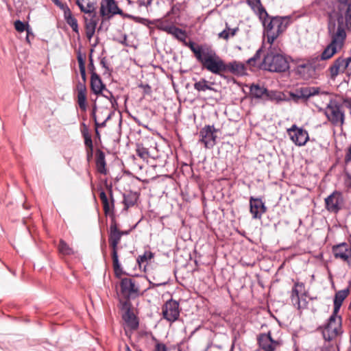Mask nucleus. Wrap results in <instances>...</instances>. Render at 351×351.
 Instances as JSON below:
<instances>
[{
    "label": "nucleus",
    "mask_w": 351,
    "mask_h": 351,
    "mask_svg": "<svg viewBox=\"0 0 351 351\" xmlns=\"http://www.w3.org/2000/svg\"><path fill=\"white\" fill-rule=\"evenodd\" d=\"M189 45L195 58L204 69L218 75L225 73L226 62L210 46L197 45L195 43H191Z\"/></svg>",
    "instance_id": "obj_1"
},
{
    "label": "nucleus",
    "mask_w": 351,
    "mask_h": 351,
    "mask_svg": "<svg viewBox=\"0 0 351 351\" xmlns=\"http://www.w3.org/2000/svg\"><path fill=\"white\" fill-rule=\"evenodd\" d=\"M338 26L336 28L335 21L332 19L331 15L329 16L328 23V32L331 38L330 43L324 49L320 56L322 60H328L333 56L337 51L338 49H341L346 38V33L343 27V19L339 16L337 19Z\"/></svg>",
    "instance_id": "obj_2"
},
{
    "label": "nucleus",
    "mask_w": 351,
    "mask_h": 351,
    "mask_svg": "<svg viewBox=\"0 0 351 351\" xmlns=\"http://www.w3.org/2000/svg\"><path fill=\"white\" fill-rule=\"evenodd\" d=\"M280 49L270 45L265 55L261 68L275 73H283L289 69L287 58L280 52Z\"/></svg>",
    "instance_id": "obj_3"
},
{
    "label": "nucleus",
    "mask_w": 351,
    "mask_h": 351,
    "mask_svg": "<svg viewBox=\"0 0 351 351\" xmlns=\"http://www.w3.org/2000/svg\"><path fill=\"white\" fill-rule=\"evenodd\" d=\"M123 233L120 232L118 225L114 219L112 220L110 226V231L108 235L109 245L112 249V265L114 274L117 277H120L122 274V268L119 261L118 256V245L121 241Z\"/></svg>",
    "instance_id": "obj_4"
},
{
    "label": "nucleus",
    "mask_w": 351,
    "mask_h": 351,
    "mask_svg": "<svg viewBox=\"0 0 351 351\" xmlns=\"http://www.w3.org/2000/svg\"><path fill=\"white\" fill-rule=\"evenodd\" d=\"M324 114L333 126L341 127L345 123V112L341 104L336 100L330 101L324 110Z\"/></svg>",
    "instance_id": "obj_5"
},
{
    "label": "nucleus",
    "mask_w": 351,
    "mask_h": 351,
    "mask_svg": "<svg viewBox=\"0 0 351 351\" xmlns=\"http://www.w3.org/2000/svg\"><path fill=\"white\" fill-rule=\"evenodd\" d=\"M342 318L338 314L332 312L326 328L322 332L323 337L326 341H331L335 339L343 332L342 330Z\"/></svg>",
    "instance_id": "obj_6"
},
{
    "label": "nucleus",
    "mask_w": 351,
    "mask_h": 351,
    "mask_svg": "<svg viewBox=\"0 0 351 351\" xmlns=\"http://www.w3.org/2000/svg\"><path fill=\"white\" fill-rule=\"evenodd\" d=\"M156 27L158 29L165 32L167 34L173 36L175 38L182 42L189 48V45L191 43H193V41H189V43L186 41L187 35L185 30L177 27L176 25L169 23L167 21H158L156 23Z\"/></svg>",
    "instance_id": "obj_7"
},
{
    "label": "nucleus",
    "mask_w": 351,
    "mask_h": 351,
    "mask_svg": "<svg viewBox=\"0 0 351 351\" xmlns=\"http://www.w3.org/2000/svg\"><path fill=\"white\" fill-rule=\"evenodd\" d=\"M344 199L341 192L335 191L325 198L326 208L330 213H337L343 207Z\"/></svg>",
    "instance_id": "obj_8"
},
{
    "label": "nucleus",
    "mask_w": 351,
    "mask_h": 351,
    "mask_svg": "<svg viewBox=\"0 0 351 351\" xmlns=\"http://www.w3.org/2000/svg\"><path fill=\"white\" fill-rule=\"evenodd\" d=\"M163 318L172 323L180 317L179 303L173 300H169L163 305L162 308Z\"/></svg>",
    "instance_id": "obj_9"
},
{
    "label": "nucleus",
    "mask_w": 351,
    "mask_h": 351,
    "mask_svg": "<svg viewBox=\"0 0 351 351\" xmlns=\"http://www.w3.org/2000/svg\"><path fill=\"white\" fill-rule=\"evenodd\" d=\"M287 134L291 140L300 147L304 145L309 139L308 132L302 128H298L295 124L287 130Z\"/></svg>",
    "instance_id": "obj_10"
},
{
    "label": "nucleus",
    "mask_w": 351,
    "mask_h": 351,
    "mask_svg": "<svg viewBox=\"0 0 351 351\" xmlns=\"http://www.w3.org/2000/svg\"><path fill=\"white\" fill-rule=\"evenodd\" d=\"M217 131L213 125H206L199 131V141L204 144L206 148H213L216 144L217 136L215 133Z\"/></svg>",
    "instance_id": "obj_11"
},
{
    "label": "nucleus",
    "mask_w": 351,
    "mask_h": 351,
    "mask_svg": "<svg viewBox=\"0 0 351 351\" xmlns=\"http://www.w3.org/2000/svg\"><path fill=\"white\" fill-rule=\"evenodd\" d=\"M272 23L276 25V31L267 36V43L270 45H274L275 40L286 30L289 25V17L274 16Z\"/></svg>",
    "instance_id": "obj_12"
},
{
    "label": "nucleus",
    "mask_w": 351,
    "mask_h": 351,
    "mask_svg": "<svg viewBox=\"0 0 351 351\" xmlns=\"http://www.w3.org/2000/svg\"><path fill=\"white\" fill-rule=\"evenodd\" d=\"M315 66L311 60L299 63L295 68V72L300 78L308 80L315 76Z\"/></svg>",
    "instance_id": "obj_13"
},
{
    "label": "nucleus",
    "mask_w": 351,
    "mask_h": 351,
    "mask_svg": "<svg viewBox=\"0 0 351 351\" xmlns=\"http://www.w3.org/2000/svg\"><path fill=\"white\" fill-rule=\"evenodd\" d=\"M121 291L126 298L136 297L139 293V286L130 278H123L120 283Z\"/></svg>",
    "instance_id": "obj_14"
},
{
    "label": "nucleus",
    "mask_w": 351,
    "mask_h": 351,
    "mask_svg": "<svg viewBox=\"0 0 351 351\" xmlns=\"http://www.w3.org/2000/svg\"><path fill=\"white\" fill-rule=\"evenodd\" d=\"M100 14L103 17L110 18L113 15H123V11L119 8L114 0H101L100 7Z\"/></svg>",
    "instance_id": "obj_15"
},
{
    "label": "nucleus",
    "mask_w": 351,
    "mask_h": 351,
    "mask_svg": "<svg viewBox=\"0 0 351 351\" xmlns=\"http://www.w3.org/2000/svg\"><path fill=\"white\" fill-rule=\"evenodd\" d=\"M257 340L259 346L265 351H274L279 346L278 342L271 338L270 332L260 334Z\"/></svg>",
    "instance_id": "obj_16"
},
{
    "label": "nucleus",
    "mask_w": 351,
    "mask_h": 351,
    "mask_svg": "<svg viewBox=\"0 0 351 351\" xmlns=\"http://www.w3.org/2000/svg\"><path fill=\"white\" fill-rule=\"evenodd\" d=\"M319 93V88L305 86L301 87L296 90L295 93H291V97L297 101L299 99H308L311 97L318 95Z\"/></svg>",
    "instance_id": "obj_17"
},
{
    "label": "nucleus",
    "mask_w": 351,
    "mask_h": 351,
    "mask_svg": "<svg viewBox=\"0 0 351 351\" xmlns=\"http://www.w3.org/2000/svg\"><path fill=\"white\" fill-rule=\"evenodd\" d=\"M109 191L110 199L104 190H101L99 193V198L101 201L104 213L106 215L113 212L114 207V200L112 195V186H108Z\"/></svg>",
    "instance_id": "obj_18"
},
{
    "label": "nucleus",
    "mask_w": 351,
    "mask_h": 351,
    "mask_svg": "<svg viewBox=\"0 0 351 351\" xmlns=\"http://www.w3.org/2000/svg\"><path fill=\"white\" fill-rule=\"evenodd\" d=\"M250 213L254 219H261L262 215L266 212V207L259 198L251 197L250 199Z\"/></svg>",
    "instance_id": "obj_19"
},
{
    "label": "nucleus",
    "mask_w": 351,
    "mask_h": 351,
    "mask_svg": "<svg viewBox=\"0 0 351 351\" xmlns=\"http://www.w3.org/2000/svg\"><path fill=\"white\" fill-rule=\"evenodd\" d=\"M85 23L86 36L90 40L95 34V29L99 21L97 14L84 16Z\"/></svg>",
    "instance_id": "obj_20"
},
{
    "label": "nucleus",
    "mask_w": 351,
    "mask_h": 351,
    "mask_svg": "<svg viewBox=\"0 0 351 351\" xmlns=\"http://www.w3.org/2000/svg\"><path fill=\"white\" fill-rule=\"evenodd\" d=\"M304 285L303 282H297L294 284L291 290V301L293 305L298 309L302 307L300 295L304 293Z\"/></svg>",
    "instance_id": "obj_21"
},
{
    "label": "nucleus",
    "mask_w": 351,
    "mask_h": 351,
    "mask_svg": "<svg viewBox=\"0 0 351 351\" xmlns=\"http://www.w3.org/2000/svg\"><path fill=\"white\" fill-rule=\"evenodd\" d=\"M332 253L336 258L343 261H348L351 256V247L346 243H342L332 247Z\"/></svg>",
    "instance_id": "obj_22"
},
{
    "label": "nucleus",
    "mask_w": 351,
    "mask_h": 351,
    "mask_svg": "<svg viewBox=\"0 0 351 351\" xmlns=\"http://www.w3.org/2000/svg\"><path fill=\"white\" fill-rule=\"evenodd\" d=\"M75 3L79 7L80 11L87 16L96 14L97 3L93 0H76Z\"/></svg>",
    "instance_id": "obj_23"
},
{
    "label": "nucleus",
    "mask_w": 351,
    "mask_h": 351,
    "mask_svg": "<svg viewBox=\"0 0 351 351\" xmlns=\"http://www.w3.org/2000/svg\"><path fill=\"white\" fill-rule=\"evenodd\" d=\"M225 72L242 76L246 74V67L243 63L234 60L225 64Z\"/></svg>",
    "instance_id": "obj_24"
},
{
    "label": "nucleus",
    "mask_w": 351,
    "mask_h": 351,
    "mask_svg": "<svg viewBox=\"0 0 351 351\" xmlns=\"http://www.w3.org/2000/svg\"><path fill=\"white\" fill-rule=\"evenodd\" d=\"M250 94L252 96L256 99H261L263 97H266L269 99H273V95L274 93L273 91H269L264 86H261L258 84H252L250 86Z\"/></svg>",
    "instance_id": "obj_25"
},
{
    "label": "nucleus",
    "mask_w": 351,
    "mask_h": 351,
    "mask_svg": "<svg viewBox=\"0 0 351 351\" xmlns=\"http://www.w3.org/2000/svg\"><path fill=\"white\" fill-rule=\"evenodd\" d=\"M246 3L259 19H262L263 16H268V13L262 5L261 0H246Z\"/></svg>",
    "instance_id": "obj_26"
},
{
    "label": "nucleus",
    "mask_w": 351,
    "mask_h": 351,
    "mask_svg": "<svg viewBox=\"0 0 351 351\" xmlns=\"http://www.w3.org/2000/svg\"><path fill=\"white\" fill-rule=\"evenodd\" d=\"M90 89L95 95L102 94V91L106 89V85L97 73L90 75Z\"/></svg>",
    "instance_id": "obj_27"
},
{
    "label": "nucleus",
    "mask_w": 351,
    "mask_h": 351,
    "mask_svg": "<svg viewBox=\"0 0 351 351\" xmlns=\"http://www.w3.org/2000/svg\"><path fill=\"white\" fill-rule=\"evenodd\" d=\"M122 318L127 326L132 330H136L138 327V321L134 313L128 308L122 315Z\"/></svg>",
    "instance_id": "obj_28"
},
{
    "label": "nucleus",
    "mask_w": 351,
    "mask_h": 351,
    "mask_svg": "<svg viewBox=\"0 0 351 351\" xmlns=\"http://www.w3.org/2000/svg\"><path fill=\"white\" fill-rule=\"evenodd\" d=\"M344 58H338L329 68L330 78L335 80L339 72L343 73L347 68H344Z\"/></svg>",
    "instance_id": "obj_29"
},
{
    "label": "nucleus",
    "mask_w": 351,
    "mask_h": 351,
    "mask_svg": "<svg viewBox=\"0 0 351 351\" xmlns=\"http://www.w3.org/2000/svg\"><path fill=\"white\" fill-rule=\"evenodd\" d=\"M348 294H349L348 289L339 291L335 293V298H334V309H333V312H335V314H338L343 300L347 298Z\"/></svg>",
    "instance_id": "obj_30"
},
{
    "label": "nucleus",
    "mask_w": 351,
    "mask_h": 351,
    "mask_svg": "<svg viewBox=\"0 0 351 351\" xmlns=\"http://www.w3.org/2000/svg\"><path fill=\"white\" fill-rule=\"evenodd\" d=\"M106 166L105 154L101 150H97L96 153V167L98 172L106 175L107 173Z\"/></svg>",
    "instance_id": "obj_31"
},
{
    "label": "nucleus",
    "mask_w": 351,
    "mask_h": 351,
    "mask_svg": "<svg viewBox=\"0 0 351 351\" xmlns=\"http://www.w3.org/2000/svg\"><path fill=\"white\" fill-rule=\"evenodd\" d=\"M239 31V27L231 28L228 23L225 24V29L218 34V37L225 40H228L230 38H232Z\"/></svg>",
    "instance_id": "obj_32"
},
{
    "label": "nucleus",
    "mask_w": 351,
    "mask_h": 351,
    "mask_svg": "<svg viewBox=\"0 0 351 351\" xmlns=\"http://www.w3.org/2000/svg\"><path fill=\"white\" fill-rule=\"evenodd\" d=\"M264 27V29L266 34V36H270L271 33H275L276 31V25L273 24V17L263 16L262 19H260Z\"/></svg>",
    "instance_id": "obj_33"
},
{
    "label": "nucleus",
    "mask_w": 351,
    "mask_h": 351,
    "mask_svg": "<svg viewBox=\"0 0 351 351\" xmlns=\"http://www.w3.org/2000/svg\"><path fill=\"white\" fill-rule=\"evenodd\" d=\"M212 84V83L202 78L194 84V88L199 92H205L208 90H214V88L211 86Z\"/></svg>",
    "instance_id": "obj_34"
},
{
    "label": "nucleus",
    "mask_w": 351,
    "mask_h": 351,
    "mask_svg": "<svg viewBox=\"0 0 351 351\" xmlns=\"http://www.w3.org/2000/svg\"><path fill=\"white\" fill-rule=\"evenodd\" d=\"M154 258V253L150 251H145L143 255H139L136 259V262L139 267H141L143 265L146 266L148 261Z\"/></svg>",
    "instance_id": "obj_35"
},
{
    "label": "nucleus",
    "mask_w": 351,
    "mask_h": 351,
    "mask_svg": "<svg viewBox=\"0 0 351 351\" xmlns=\"http://www.w3.org/2000/svg\"><path fill=\"white\" fill-rule=\"evenodd\" d=\"M138 197L136 193H130L126 195H124L123 198V204L125 206V209L127 210L128 208L134 206L137 201Z\"/></svg>",
    "instance_id": "obj_36"
},
{
    "label": "nucleus",
    "mask_w": 351,
    "mask_h": 351,
    "mask_svg": "<svg viewBox=\"0 0 351 351\" xmlns=\"http://www.w3.org/2000/svg\"><path fill=\"white\" fill-rule=\"evenodd\" d=\"M77 60L79 64V69L80 75L82 77V82H86V66H85V61L80 53H79L77 56Z\"/></svg>",
    "instance_id": "obj_37"
},
{
    "label": "nucleus",
    "mask_w": 351,
    "mask_h": 351,
    "mask_svg": "<svg viewBox=\"0 0 351 351\" xmlns=\"http://www.w3.org/2000/svg\"><path fill=\"white\" fill-rule=\"evenodd\" d=\"M346 14H345V25L347 29H350L351 28V2L346 4ZM343 16L342 14H340L337 16V18L339 16ZM343 20H344V18H343ZM344 21L343 22V27H344V24H343ZM345 29V27H343Z\"/></svg>",
    "instance_id": "obj_38"
},
{
    "label": "nucleus",
    "mask_w": 351,
    "mask_h": 351,
    "mask_svg": "<svg viewBox=\"0 0 351 351\" xmlns=\"http://www.w3.org/2000/svg\"><path fill=\"white\" fill-rule=\"evenodd\" d=\"M58 250L63 255H71L74 253L72 248L63 240H60L58 245Z\"/></svg>",
    "instance_id": "obj_39"
},
{
    "label": "nucleus",
    "mask_w": 351,
    "mask_h": 351,
    "mask_svg": "<svg viewBox=\"0 0 351 351\" xmlns=\"http://www.w3.org/2000/svg\"><path fill=\"white\" fill-rule=\"evenodd\" d=\"M77 104L82 110L85 111L86 110V93H77Z\"/></svg>",
    "instance_id": "obj_40"
},
{
    "label": "nucleus",
    "mask_w": 351,
    "mask_h": 351,
    "mask_svg": "<svg viewBox=\"0 0 351 351\" xmlns=\"http://www.w3.org/2000/svg\"><path fill=\"white\" fill-rule=\"evenodd\" d=\"M261 53H262V47L258 49L255 54L250 58H249L246 63L250 65V66H254L256 65V62L261 58Z\"/></svg>",
    "instance_id": "obj_41"
},
{
    "label": "nucleus",
    "mask_w": 351,
    "mask_h": 351,
    "mask_svg": "<svg viewBox=\"0 0 351 351\" xmlns=\"http://www.w3.org/2000/svg\"><path fill=\"white\" fill-rule=\"evenodd\" d=\"M66 21L67 24L72 28L73 32L78 33L77 21L74 16L66 19Z\"/></svg>",
    "instance_id": "obj_42"
},
{
    "label": "nucleus",
    "mask_w": 351,
    "mask_h": 351,
    "mask_svg": "<svg viewBox=\"0 0 351 351\" xmlns=\"http://www.w3.org/2000/svg\"><path fill=\"white\" fill-rule=\"evenodd\" d=\"M28 24H25L20 20H17L14 22V27L19 32H23L26 30Z\"/></svg>",
    "instance_id": "obj_43"
},
{
    "label": "nucleus",
    "mask_w": 351,
    "mask_h": 351,
    "mask_svg": "<svg viewBox=\"0 0 351 351\" xmlns=\"http://www.w3.org/2000/svg\"><path fill=\"white\" fill-rule=\"evenodd\" d=\"M93 49H91L90 53L88 56V60H89L88 69L90 71V75H93V73H97L96 69H95V64L93 63Z\"/></svg>",
    "instance_id": "obj_44"
},
{
    "label": "nucleus",
    "mask_w": 351,
    "mask_h": 351,
    "mask_svg": "<svg viewBox=\"0 0 351 351\" xmlns=\"http://www.w3.org/2000/svg\"><path fill=\"white\" fill-rule=\"evenodd\" d=\"M136 154L141 158L143 159H146L149 156V152L147 149L143 147L137 148Z\"/></svg>",
    "instance_id": "obj_45"
},
{
    "label": "nucleus",
    "mask_w": 351,
    "mask_h": 351,
    "mask_svg": "<svg viewBox=\"0 0 351 351\" xmlns=\"http://www.w3.org/2000/svg\"><path fill=\"white\" fill-rule=\"evenodd\" d=\"M77 93H86V82H79L77 84Z\"/></svg>",
    "instance_id": "obj_46"
},
{
    "label": "nucleus",
    "mask_w": 351,
    "mask_h": 351,
    "mask_svg": "<svg viewBox=\"0 0 351 351\" xmlns=\"http://www.w3.org/2000/svg\"><path fill=\"white\" fill-rule=\"evenodd\" d=\"M95 110H96V106H95L93 107V109L92 116H93V118L94 121H95L96 133H97V135H99L98 128H100L99 127L100 123H99L97 121V117H96V114H95Z\"/></svg>",
    "instance_id": "obj_47"
},
{
    "label": "nucleus",
    "mask_w": 351,
    "mask_h": 351,
    "mask_svg": "<svg viewBox=\"0 0 351 351\" xmlns=\"http://www.w3.org/2000/svg\"><path fill=\"white\" fill-rule=\"evenodd\" d=\"M85 145L89 147L90 149L93 148V142L90 136L88 134H84Z\"/></svg>",
    "instance_id": "obj_48"
},
{
    "label": "nucleus",
    "mask_w": 351,
    "mask_h": 351,
    "mask_svg": "<svg viewBox=\"0 0 351 351\" xmlns=\"http://www.w3.org/2000/svg\"><path fill=\"white\" fill-rule=\"evenodd\" d=\"M114 114L113 111L110 112L106 119L99 124L100 128H104L106 126V122L111 119L112 115Z\"/></svg>",
    "instance_id": "obj_49"
},
{
    "label": "nucleus",
    "mask_w": 351,
    "mask_h": 351,
    "mask_svg": "<svg viewBox=\"0 0 351 351\" xmlns=\"http://www.w3.org/2000/svg\"><path fill=\"white\" fill-rule=\"evenodd\" d=\"M64 16L65 20L67 19H69L70 17L73 16L71 10L69 7L65 8V10H64Z\"/></svg>",
    "instance_id": "obj_50"
},
{
    "label": "nucleus",
    "mask_w": 351,
    "mask_h": 351,
    "mask_svg": "<svg viewBox=\"0 0 351 351\" xmlns=\"http://www.w3.org/2000/svg\"><path fill=\"white\" fill-rule=\"evenodd\" d=\"M155 351H167V347L163 343H157Z\"/></svg>",
    "instance_id": "obj_51"
},
{
    "label": "nucleus",
    "mask_w": 351,
    "mask_h": 351,
    "mask_svg": "<svg viewBox=\"0 0 351 351\" xmlns=\"http://www.w3.org/2000/svg\"><path fill=\"white\" fill-rule=\"evenodd\" d=\"M110 97H111V99H110V104L112 105V107L114 108V109H116V106H117V99L114 97L113 94H110Z\"/></svg>",
    "instance_id": "obj_52"
},
{
    "label": "nucleus",
    "mask_w": 351,
    "mask_h": 351,
    "mask_svg": "<svg viewBox=\"0 0 351 351\" xmlns=\"http://www.w3.org/2000/svg\"><path fill=\"white\" fill-rule=\"evenodd\" d=\"M100 64L102 66L103 68H104L106 69V72H109L110 71V69L109 67L107 66V64H106V58H103L101 61H100Z\"/></svg>",
    "instance_id": "obj_53"
},
{
    "label": "nucleus",
    "mask_w": 351,
    "mask_h": 351,
    "mask_svg": "<svg viewBox=\"0 0 351 351\" xmlns=\"http://www.w3.org/2000/svg\"><path fill=\"white\" fill-rule=\"evenodd\" d=\"M54 3L63 11L65 10V8H68V5L66 4L61 3L59 0L58 2L55 1Z\"/></svg>",
    "instance_id": "obj_54"
},
{
    "label": "nucleus",
    "mask_w": 351,
    "mask_h": 351,
    "mask_svg": "<svg viewBox=\"0 0 351 351\" xmlns=\"http://www.w3.org/2000/svg\"><path fill=\"white\" fill-rule=\"evenodd\" d=\"M321 351H334V348L329 345H324L321 348Z\"/></svg>",
    "instance_id": "obj_55"
},
{
    "label": "nucleus",
    "mask_w": 351,
    "mask_h": 351,
    "mask_svg": "<svg viewBox=\"0 0 351 351\" xmlns=\"http://www.w3.org/2000/svg\"><path fill=\"white\" fill-rule=\"evenodd\" d=\"M106 93L105 94H102V95L107 98L109 101H110V99H111V97H110V94H112V92H110V90H107L106 88L104 90Z\"/></svg>",
    "instance_id": "obj_56"
},
{
    "label": "nucleus",
    "mask_w": 351,
    "mask_h": 351,
    "mask_svg": "<svg viewBox=\"0 0 351 351\" xmlns=\"http://www.w3.org/2000/svg\"><path fill=\"white\" fill-rule=\"evenodd\" d=\"M152 0H140L141 5H145V6L150 5L151 3H152Z\"/></svg>",
    "instance_id": "obj_57"
},
{
    "label": "nucleus",
    "mask_w": 351,
    "mask_h": 351,
    "mask_svg": "<svg viewBox=\"0 0 351 351\" xmlns=\"http://www.w3.org/2000/svg\"><path fill=\"white\" fill-rule=\"evenodd\" d=\"M344 68H348L350 63L351 62V57H349L348 58H344Z\"/></svg>",
    "instance_id": "obj_58"
},
{
    "label": "nucleus",
    "mask_w": 351,
    "mask_h": 351,
    "mask_svg": "<svg viewBox=\"0 0 351 351\" xmlns=\"http://www.w3.org/2000/svg\"><path fill=\"white\" fill-rule=\"evenodd\" d=\"M26 32H27L26 40L28 43H29V34L32 33H31V29L29 27V25H27V27Z\"/></svg>",
    "instance_id": "obj_59"
},
{
    "label": "nucleus",
    "mask_w": 351,
    "mask_h": 351,
    "mask_svg": "<svg viewBox=\"0 0 351 351\" xmlns=\"http://www.w3.org/2000/svg\"><path fill=\"white\" fill-rule=\"evenodd\" d=\"M348 158L350 160H351V145H350V147H349L348 149Z\"/></svg>",
    "instance_id": "obj_60"
},
{
    "label": "nucleus",
    "mask_w": 351,
    "mask_h": 351,
    "mask_svg": "<svg viewBox=\"0 0 351 351\" xmlns=\"http://www.w3.org/2000/svg\"><path fill=\"white\" fill-rule=\"evenodd\" d=\"M338 1H339V3H341V4H345V5H346V4H348L347 3H348V0H338Z\"/></svg>",
    "instance_id": "obj_61"
},
{
    "label": "nucleus",
    "mask_w": 351,
    "mask_h": 351,
    "mask_svg": "<svg viewBox=\"0 0 351 351\" xmlns=\"http://www.w3.org/2000/svg\"><path fill=\"white\" fill-rule=\"evenodd\" d=\"M130 230H125V231L120 230V232H122L123 235H126V234H128L130 233Z\"/></svg>",
    "instance_id": "obj_62"
},
{
    "label": "nucleus",
    "mask_w": 351,
    "mask_h": 351,
    "mask_svg": "<svg viewBox=\"0 0 351 351\" xmlns=\"http://www.w3.org/2000/svg\"><path fill=\"white\" fill-rule=\"evenodd\" d=\"M125 351H132L128 346H126Z\"/></svg>",
    "instance_id": "obj_63"
},
{
    "label": "nucleus",
    "mask_w": 351,
    "mask_h": 351,
    "mask_svg": "<svg viewBox=\"0 0 351 351\" xmlns=\"http://www.w3.org/2000/svg\"><path fill=\"white\" fill-rule=\"evenodd\" d=\"M51 1H52L53 3H54L55 1L58 2V0H51Z\"/></svg>",
    "instance_id": "obj_64"
}]
</instances>
